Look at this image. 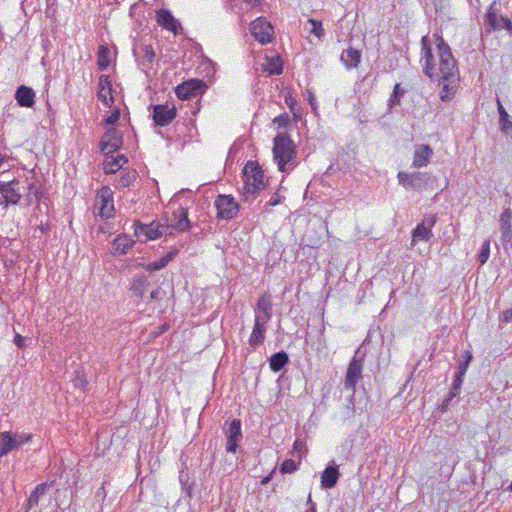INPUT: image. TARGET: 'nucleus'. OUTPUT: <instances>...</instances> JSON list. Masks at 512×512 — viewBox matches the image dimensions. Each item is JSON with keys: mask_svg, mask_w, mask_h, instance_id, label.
Instances as JSON below:
<instances>
[{"mask_svg": "<svg viewBox=\"0 0 512 512\" xmlns=\"http://www.w3.org/2000/svg\"><path fill=\"white\" fill-rule=\"evenodd\" d=\"M307 503L308 504H312V499H311V495L308 496V500H307Z\"/></svg>", "mask_w": 512, "mask_h": 512, "instance_id": "nucleus-61", "label": "nucleus"}, {"mask_svg": "<svg viewBox=\"0 0 512 512\" xmlns=\"http://www.w3.org/2000/svg\"><path fill=\"white\" fill-rule=\"evenodd\" d=\"M48 225H44L43 223H41L39 226H38V229L42 232V233H46L48 231Z\"/></svg>", "mask_w": 512, "mask_h": 512, "instance_id": "nucleus-56", "label": "nucleus"}, {"mask_svg": "<svg viewBox=\"0 0 512 512\" xmlns=\"http://www.w3.org/2000/svg\"><path fill=\"white\" fill-rule=\"evenodd\" d=\"M133 54L139 61L143 70H148L152 67L155 59V52L151 45L142 44L133 49Z\"/></svg>", "mask_w": 512, "mask_h": 512, "instance_id": "nucleus-15", "label": "nucleus"}, {"mask_svg": "<svg viewBox=\"0 0 512 512\" xmlns=\"http://www.w3.org/2000/svg\"><path fill=\"white\" fill-rule=\"evenodd\" d=\"M133 226L135 236L142 242L157 239L169 229V226H162L157 222L142 224L137 221Z\"/></svg>", "mask_w": 512, "mask_h": 512, "instance_id": "nucleus-5", "label": "nucleus"}, {"mask_svg": "<svg viewBox=\"0 0 512 512\" xmlns=\"http://www.w3.org/2000/svg\"><path fill=\"white\" fill-rule=\"evenodd\" d=\"M127 161L124 155H117L116 157L111 156L110 159L104 162V171L106 174H113L122 168Z\"/></svg>", "mask_w": 512, "mask_h": 512, "instance_id": "nucleus-31", "label": "nucleus"}, {"mask_svg": "<svg viewBox=\"0 0 512 512\" xmlns=\"http://www.w3.org/2000/svg\"><path fill=\"white\" fill-rule=\"evenodd\" d=\"M0 194L2 197L0 204L7 208L9 205L19 204L22 197L25 204L31 206L40 201L43 191L31 172V176L14 178L11 181L0 183Z\"/></svg>", "mask_w": 512, "mask_h": 512, "instance_id": "nucleus-2", "label": "nucleus"}, {"mask_svg": "<svg viewBox=\"0 0 512 512\" xmlns=\"http://www.w3.org/2000/svg\"><path fill=\"white\" fill-rule=\"evenodd\" d=\"M134 241L127 235L117 236L112 243L114 254H125L133 246Z\"/></svg>", "mask_w": 512, "mask_h": 512, "instance_id": "nucleus-28", "label": "nucleus"}, {"mask_svg": "<svg viewBox=\"0 0 512 512\" xmlns=\"http://www.w3.org/2000/svg\"><path fill=\"white\" fill-rule=\"evenodd\" d=\"M242 177L244 182L241 190L242 200L252 202L266 187L264 172L256 161H248L242 170Z\"/></svg>", "mask_w": 512, "mask_h": 512, "instance_id": "nucleus-3", "label": "nucleus"}, {"mask_svg": "<svg viewBox=\"0 0 512 512\" xmlns=\"http://www.w3.org/2000/svg\"><path fill=\"white\" fill-rule=\"evenodd\" d=\"M17 449L15 440H13V433L5 431L0 433V457L9 454L11 451Z\"/></svg>", "mask_w": 512, "mask_h": 512, "instance_id": "nucleus-29", "label": "nucleus"}, {"mask_svg": "<svg viewBox=\"0 0 512 512\" xmlns=\"http://www.w3.org/2000/svg\"><path fill=\"white\" fill-rule=\"evenodd\" d=\"M447 406H448V399H443L442 404H441L442 410L444 411Z\"/></svg>", "mask_w": 512, "mask_h": 512, "instance_id": "nucleus-58", "label": "nucleus"}, {"mask_svg": "<svg viewBox=\"0 0 512 512\" xmlns=\"http://www.w3.org/2000/svg\"><path fill=\"white\" fill-rule=\"evenodd\" d=\"M503 29H506L508 31L512 30V22L508 18L505 19V22L503 24Z\"/></svg>", "mask_w": 512, "mask_h": 512, "instance_id": "nucleus-55", "label": "nucleus"}, {"mask_svg": "<svg viewBox=\"0 0 512 512\" xmlns=\"http://www.w3.org/2000/svg\"><path fill=\"white\" fill-rule=\"evenodd\" d=\"M157 23L164 29L173 32L175 35L180 28V23L173 17L170 11L165 9L157 11Z\"/></svg>", "mask_w": 512, "mask_h": 512, "instance_id": "nucleus-23", "label": "nucleus"}, {"mask_svg": "<svg viewBox=\"0 0 512 512\" xmlns=\"http://www.w3.org/2000/svg\"><path fill=\"white\" fill-rule=\"evenodd\" d=\"M499 229L501 232V242L504 246L512 245V210L505 208L499 218Z\"/></svg>", "mask_w": 512, "mask_h": 512, "instance_id": "nucleus-14", "label": "nucleus"}, {"mask_svg": "<svg viewBox=\"0 0 512 512\" xmlns=\"http://www.w3.org/2000/svg\"><path fill=\"white\" fill-rule=\"evenodd\" d=\"M14 343L18 348H22L25 343V338L22 337L20 334H16L14 337Z\"/></svg>", "mask_w": 512, "mask_h": 512, "instance_id": "nucleus-52", "label": "nucleus"}, {"mask_svg": "<svg viewBox=\"0 0 512 512\" xmlns=\"http://www.w3.org/2000/svg\"><path fill=\"white\" fill-rule=\"evenodd\" d=\"M497 109L501 131L506 135L512 134V121H510L509 115L499 99H497Z\"/></svg>", "mask_w": 512, "mask_h": 512, "instance_id": "nucleus-30", "label": "nucleus"}, {"mask_svg": "<svg viewBox=\"0 0 512 512\" xmlns=\"http://www.w3.org/2000/svg\"><path fill=\"white\" fill-rule=\"evenodd\" d=\"M31 434L26 433H14L13 434V440H15L16 448L18 449L23 444L29 442L31 440Z\"/></svg>", "mask_w": 512, "mask_h": 512, "instance_id": "nucleus-45", "label": "nucleus"}, {"mask_svg": "<svg viewBox=\"0 0 512 512\" xmlns=\"http://www.w3.org/2000/svg\"><path fill=\"white\" fill-rule=\"evenodd\" d=\"M297 448H299V441H295V443H294V449H297Z\"/></svg>", "mask_w": 512, "mask_h": 512, "instance_id": "nucleus-60", "label": "nucleus"}, {"mask_svg": "<svg viewBox=\"0 0 512 512\" xmlns=\"http://www.w3.org/2000/svg\"><path fill=\"white\" fill-rule=\"evenodd\" d=\"M274 471H275V470H273L270 474H268L267 476H265V477H263V478H262V480H261V484H262V485H266V484H268V483L271 481V479H272V477H273V473H274Z\"/></svg>", "mask_w": 512, "mask_h": 512, "instance_id": "nucleus-53", "label": "nucleus"}, {"mask_svg": "<svg viewBox=\"0 0 512 512\" xmlns=\"http://www.w3.org/2000/svg\"><path fill=\"white\" fill-rule=\"evenodd\" d=\"M99 90H98V98L102 103L111 107L114 103V98L112 95V82L108 75H101L99 77Z\"/></svg>", "mask_w": 512, "mask_h": 512, "instance_id": "nucleus-17", "label": "nucleus"}, {"mask_svg": "<svg viewBox=\"0 0 512 512\" xmlns=\"http://www.w3.org/2000/svg\"><path fill=\"white\" fill-rule=\"evenodd\" d=\"M149 286V281L147 276H138L135 277L131 284V290L135 296L142 298L146 293Z\"/></svg>", "mask_w": 512, "mask_h": 512, "instance_id": "nucleus-32", "label": "nucleus"}, {"mask_svg": "<svg viewBox=\"0 0 512 512\" xmlns=\"http://www.w3.org/2000/svg\"><path fill=\"white\" fill-rule=\"evenodd\" d=\"M15 99L19 106L31 108L35 104V92L32 88L21 85L15 92Z\"/></svg>", "mask_w": 512, "mask_h": 512, "instance_id": "nucleus-22", "label": "nucleus"}, {"mask_svg": "<svg viewBox=\"0 0 512 512\" xmlns=\"http://www.w3.org/2000/svg\"><path fill=\"white\" fill-rule=\"evenodd\" d=\"M214 205L217 209V217L220 219L231 220L239 211V205L231 195H219Z\"/></svg>", "mask_w": 512, "mask_h": 512, "instance_id": "nucleus-6", "label": "nucleus"}, {"mask_svg": "<svg viewBox=\"0 0 512 512\" xmlns=\"http://www.w3.org/2000/svg\"><path fill=\"white\" fill-rule=\"evenodd\" d=\"M109 50L105 46H100L98 50V67L100 70H105L109 66Z\"/></svg>", "mask_w": 512, "mask_h": 512, "instance_id": "nucleus-39", "label": "nucleus"}, {"mask_svg": "<svg viewBox=\"0 0 512 512\" xmlns=\"http://www.w3.org/2000/svg\"><path fill=\"white\" fill-rule=\"evenodd\" d=\"M240 441L241 440L238 439L227 438L226 451L235 453Z\"/></svg>", "mask_w": 512, "mask_h": 512, "instance_id": "nucleus-47", "label": "nucleus"}, {"mask_svg": "<svg viewBox=\"0 0 512 512\" xmlns=\"http://www.w3.org/2000/svg\"><path fill=\"white\" fill-rule=\"evenodd\" d=\"M88 384V382L84 379L83 376H77L75 379H74V386L75 387H78V388H81V389H84L86 387V385Z\"/></svg>", "mask_w": 512, "mask_h": 512, "instance_id": "nucleus-50", "label": "nucleus"}, {"mask_svg": "<svg viewBox=\"0 0 512 512\" xmlns=\"http://www.w3.org/2000/svg\"><path fill=\"white\" fill-rule=\"evenodd\" d=\"M170 226L180 232L189 230L190 221L188 219V210L183 207H179L175 210L172 213Z\"/></svg>", "mask_w": 512, "mask_h": 512, "instance_id": "nucleus-21", "label": "nucleus"}, {"mask_svg": "<svg viewBox=\"0 0 512 512\" xmlns=\"http://www.w3.org/2000/svg\"><path fill=\"white\" fill-rule=\"evenodd\" d=\"M202 87V81L200 80H189L175 88V93L179 99H190L191 97H195L197 92Z\"/></svg>", "mask_w": 512, "mask_h": 512, "instance_id": "nucleus-19", "label": "nucleus"}, {"mask_svg": "<svg viewBox=\"0 0 512 512\" xmlns=\"http://www.w3.org/2000/svg\"><path fill=\"white\" fill-rule=\"evenodd\" d=\"M340 477L338 466L332 461L321 474V487L331 489L335 487Z\"/></svg>", "mask_w": 512, "mask_h": 512, "instance_id": "nucleus-20", "label": "nucleus"}, {"mask_svg": "<svg viewBox=\"0 0 512 512\" xmlns=\"http://www.w3.org/2000/svg\"><path fill=\"white\" fill-rule=\"evenodd\" d=\"M435 223L434 217H427L419 223L412 232L411 245H415L419 241H427L431 235V228Z\"/></svg>", "mask_w": 512, "mask_h": 512, "instance_id": "nucleus-16", "label": "nucleus"}, {"mask_svg": "<svg viewBox=\"0 0 512 512\" xmlns=\"http://www.w3.org/2000/svg\"><path fill=\"white\" fill-rule=\"evenodd\" d=\"M432 156V149L429 145H420L414 152L413 167L421 168L426 166Z\"/></svg>", "mask_w": 512, "mask_h": 512, "instance_id": "nucleus-27", "label": "nucleus"}, {"mask_svg": "<svg viewBox=\"0 0 512 512\" xmlns=\"http://www.w3.org/2000/svg\"><path fill=\"white\" fill-rule=\"evenodd\" d=\"M251 33L261 44H266L273 39V27L265 18L259 17L251 23Z\"/></svg>", "mask_w": 512, "mask_h": 512, "instance_id": "nucleus-9", "label": "nucleus"}, {"mask_svg": "<svg viewBox=\"0 0 512 512\" xmlns=\"http://www.w3.org/2000/svg\"><path fill=\"white\" fill-rule=\"evenodd\" d=\"M361 358L353 357L347 368L344 388L354 392L355 386L362 377L363 363Z\"/></svg>", "mask_w": 512, "mask_h": 512, "instance_id": "nucleus-12", "label": "nucleus"}, {"mask_svg": "<svg viewBox=\"0 0 512 512\" xmlns=\"http://www.w3.org/2000/svg\"><path fill=\"white\" fill-rule=\"evenodd\" d=\"M286 104L289 106L291 113L293 116L297 119L301 118L302 116V109L300 106L297 105V102L294 98L289 97L285 99Z\"/></svg>", "mask_w": 512, "mask_h": 512, "instance_id": "nucleus-43", "label": "nucleus"}, {"mask_svg": "<svg viewBox=\"0 0 512 512\" xmlns=\"http://www.w3.org/2000/svg\"><path fill=\"white\" fill-rule=\"evenodd\" d=\"M264 71L268 72L270 75H280L282 73V61L279 56H275L272 58H266V62L263 63Z\"/></svg>", "mask_w": 512, "mask_h": 512, "instance_id": "nucleus-34", "label": "nucleus"}, {"mask_svg": "<svg viewBox=\"0 0 512 512\" xmlns=\"http://www.w3.org/2000/svg\"><path fill=\"white\" fill-rule=\"evenodd\" d=\"M512 320V308L504 311L500 316V321L504 323H509Z\"/></svg>", "mask_w": 512, "mask_h": 512, "instance_id": "nucleus-51", "label": "nucleus"}, {"mask_svg": "<svg viewBox=\"0 0 512 512\" xmlns=\"http://www.w3.org/2000/svg\"><path fill=\"white\" fill-rule=\"evenodd\" d=\"M274 122L277 123L279 127H286L289 124V116L287 114H282L276 117Z\"/></svg>", "mask_w": 512, "mask_h": 512, "instance_id": "nucleus-48", "label": "nucleus"}, {"mask_svg": "<svg viewBox=\"0 0 512 512\" xmlns=\"http://www.w3.org/2000/svg\"><path fill=\"white\" fill-rule=\"evenodd\" d=\"M119 118H120V110L114 109L111 112V115L105 119L104 124L105 125H113L114 123H116L119 120Z\"/></svg>", "mask_w": 512, "mask_h": 512, "instance_id": "nucleus-46", "label": "nucleus"}, {"mask_svg": "<svg viewBox=\"0 0 512 512\" xmlns=\"http://www.w3.org/2000/svg\"><path fill=\"white\" fill-rule=\"evenodd\" d=\"M309 103L311 104L312 107L315 104V98H314V96L312 94L309 96Z\"/></svg>", "mask_w": 512, "mask_h": 512, "instance_id": "nucleus-59", "label": "nucleus"}, {"mask_svg": "<svg viewBox=\"0 0 512 512\" xmlns=\"http://www.w3.org/2000/svg\"><path fill=\"white\" fill-rule=\"evenodd\" d=\"M340 60L348 70L357 68L361 61V51L350 47L342 51Z\"/></svg>", "mask_w": 512, "mask_h": 512, "instance_id": "nucleus-26", "label": "nucleus"}, {"mask_svg": "<svg viewBox=\"0 0 512 512\" xmlns=\"http://www.w3.org/2000/svg\"><path fill=\"white\" fill-rule=\"evenodd\" d=\"M123 144V137L119 130L115 128L108 129L102 136L100 141V150L103 154L108 156L113 154L121 148Z\"/></svg>", "mask_w": 512, "mask_h": 512, "instance_id": "nucleus-8", "label": "nucleus"}, {"mask_svg": "<svg viewBox=\"0 0 512 512\" xmlns=\"http://www.w3.org/2000/svg\"><path fill=\"white\" fill-rule=\"evenodd\" d=\"M489 254H490V240L489 239H486L482 246H481V251H480V254L478 255V261L480 262L481 265H484L487 260L489 259Z\"/></svg>", "mask_w": 512, "mask_h": 512, "instance_id": "nucleus-42", "label": "nucleus"}, {"mask_svg": "<svg viewBox=\"0 0 512 512\" xmlns=\"http://www.w3.org/2000/svg\"><path fill=\"white\" fill-rule=\"evenodd\" d=\"M178 253L179 250L177 248H173L158 260L147 264H141V267L148 272L159 271L165 268L178 255Z\"/></svg>", "mask_w": 512, "mask_h": 512, "instance_id": "nucleus-24", "label": "nucleus"}, {"mask_svg": "<svg viewBox=\"0 0 512 512\" xmlns=\"http://www.w3.org/2000/svg\"><path fill=\"white\" fill-rule=\"evenodd\" d=\"M255 315H261L263 321H270L272 318V301L269 295L259 297L255 306Z\"/></svg>", "mask_w": 512, "mask_h": 512, "instance_id": "nucleus-25", "label": "nucleus"}, {"mask_svg": "<svg viewBox=\"0 0 512 512\" xmlns=\"http://www.w3.org/2000/svg\"><path fill=\"white\" fill-rule=\"evenodd\" d=\"M267 322L262 320L261 315H255L254 327L249 338V345L254 349L264 342Z\"/></svg>", "mask_w": 512, "mask_h": 512, "instance_id": "nucleus-18", "label": "nucleus"}, {"mask_svg": "<svg viewBox=\"0 0 512 512\" xmlns=\"http://www.w3.org/2000/svg\"><path fill=\"white\" fill-rule=\"evenodd\" d=\"M177 115V109L174 105L169 106L168 104H158L153 106L152 118L157 126L169 125Z\"/></svg>", "mask_w": 512, "mask_h": 512, "instance_id": "nucleus-11", "label": "nucleus"}, {"mask_svg": "<svg viewBox=\"0 0 512 512\" xmlns=\"http://www.w3.org/2000/svg\"><path fill=\"white\" fill-rule=\"evenodd\" d=\"M49 485L47 483H41L36 486L33 492L30 494L27 500V508L31 509L38 505L39 499L43 496L48 489Z\"/></svg>", "mask_w": 512, "mask_h": 512, "instance_id": "nucleus-35", "label": "nucleus"}, {"mask_svg": "<svg viewBox=\"0 0 512 512\" xmlns=\"http://www.w3.org/2000/svg\"><path fill=\"white\" fill-rule=\"evenodd\" d=\"M288 362V355L284 351H280L271 356L269 366L273 372H279Z\"/></svg>", "mask_w": 512, "mask_h": 512, "instance_id": "nucleus-33", "label": "nucleus"}, {"mask_svg": "<svg viewBox=\"0 0 512 512\" xmlns=\"http://www.w3.org/2000/svg\"><path fill=\"white\" fill-rule=\"evenodd\" d=\"M397 178L404 188L413 190L424 189L430 180V176L422 172L407 173L400 171Z\"/></svg>", "mask_w": 512, "mask_h": 512, "instance_id": "nucleus-7", "label": "nucleus"}, {"mask_svg": "<svg viewBox=\"0 0 512 512\" xmlns=\"http://www.w3.org/2000/svg\"><path fill=\"white\" fill-rule=\"evenodd\" d=\"M297 469L298 465L292 459L285 460L280 466V471L283 474L295 472Z\"/></svg>", "mask_w": 512, "mask_h": 512, "instance_id": "nucleus-44", "label": "nucleus"}, {"mask_svg": "<svg viewBox=\"0 0 512 512\" xmlns=\"http://www.w3.org/2000/svg\"><path fill=\"white\" fill-rule=\"evenodd\" d=\"M138 173L136 170H129L120 175L118 179V187L127 188L132 185L137 179Z\"/></svg>", "mask_w": 512, "mask_h": 512, "instance_id": "nucleus-37", "label": "nucleus"}, {"mask_svg": "<svg viewBox=\"0 0 512 512\" xmlns=\"http://www.w3.org/2000/svg\"><path fill=\"white\" fill-rule=\"evenodd\" d=\"M7 157L6 155H3L0 153V169L2 168L4 162L6 161Z\"/></svg>", "mask_w": 512, "mask_h": 512, "instance_id": "nucleus-57", "label": "nucleus"}, {"mask_svg": "<svg viewBox=\"0 0 512 512\" xmlns=\"http://www.w3.org/2000/svg\"><path fill=\"white\" fill-rule=\"evenodd\" d=\"M308 23L311 25L310 33L315 35L318 39H322L325 34L322 22L311 18L308 20Z\"/></svg>", "mask_w": 512, "mask_h": 512, "instance_id": "nucleus-41", "label": "nucleus"}, {"mask_svg": "<svg viewBox=\"0 0 512 512\" xmlns=\"http://www.w3.org/2000/svg\"><path fill=\"white\" fill-rule=\"evenodd\" d=\"M473 356L470 351H465L458 360L457 371L455 373L453 381V392H450V400L456 396L461 388L463 377L466 374L467 368L472 360Z\"/></svg>", "mask_w": 512, "mask_h": 512, "instance_id": "nucleus-13", "label": "nucleus"}, {"mask_svg": "<svg viewBox=\"0 0 512 512\" xmlns=\"http://www.w3.org/2000/svg\"><path fill=\"white\" fill-rule=\"evenodd\" d=\"M227 438L242 439L241 422L239 419H233L226 430Z\"/></svg>", "mask_w": 512, "mask_h": 512, "instance_id": "nucleus-38", "label": "nucleus"}, {"mask_svg": "<svg viewBox=\"0 0 512 512\" xmlns=\"http://www.w3.org/2000/svg\"><path fill=\"white\" fill-rule=\"evenodd\" d=\"M297 156L296 146L289 135L280 133L273 140V158L281 172L290 169Z\"/></svg>", "mask_w": 512, "mask_h": 512, "instance_id": "nucleus-4", "label": "nucleus"}, {"mask_svg": "<svg viewBox=\"0 0 512 512\" xmlns=\"http://www.w3.org/2000/svg\"><path fill=\"white\" fill-rule=\"evenodd\" d=\"M505 17L498 16L494 11L489 10L486 15V25L490 26V29L487 31L489 32L492 30H501L503 29V24L505 22Z\"/></svg>", "mask_w": 512, "mask_h": 512, "instance_id": "nucleus-36", "label": "nucleus"}, {"mask_svg": "<svg viewBox=\"0 0 512 512\" xmlns=\"http://www.w3.org/2000/svg\"><path fill=\"white\" fill-rule=\"evenodd\" d=\"M159 294H160V288H157V289H155L154 291H152V292L150 293V299H151V300H156V299H158Z\"/></svg>", "mask_w": 512, "mask_h": 512, "instance_id": "nucleus-54", "label": "nucleus"}, {"mask_svg": "<svg viewBox=\"0 0 512 512\" xmlns=\"http://www.w3.org/2000/svg\"><path fill=\"white\" fill-rule=\"evenodd\" d=\"M405 90L401 87L399 83L395 84L393 88V92L388 100V105L392 108L394 105L400 104V98L404 95Z\"/></svg>", "mask_w": 512, "mask_h": 512, "instance_id": "nucleus-40", "label": "nucleus"}, {"mask_svg": "<svg viewBox=\"0 0 512 512\" xmlns=\"http://www.w3.org/2000/svg\"><path fill=\"white\" fill-rule=\"evenodd\" d=\"M95 207L99 209L102 218H109L114 212L112 191L108 187H102L96 196Z\"/></svg>", "mask_w": 512, "mask_h": 512, "instance_id": "nucleus-10", "label": "nucleus"}, {"mask_svg": "<svg viewBox=\"0 0 512 512\" xmlns=\"http://www.w3.org/2000/svg\"><path fill=\"white\" fill-rule=\"evenodd\" d=\"M282 199L283 197L278 192H275L267 202V205L276 206L282 202Z\"/></svg>", "mask_w": 512, "mask_h": 512, "instance_id": "nucleus-49", "label": "nucleus"}, {"mask_svg": "<svg viewBox=\"0 0 512 512\" xmlns=\"http://www.w3.org/2000/svg\"><path fill=\"white\" fill-rule=\"evenodd\" d=\"M307 512H316L314 506L311 508V511H307Z\"/></svg>", "mask_w": 512, "mask_h": 512, "instance_id": "nucleus-62", "label": "nucleus"}, {"mask_svg": "<svg viewBox=\"0 0 512 512\" xmlns=\"http://www.w3.org/2000/svg\"><path fill=\"white\" fill-rule=\"evenodd\" d=\"M437 40L438 48V63L431 52V48L427 45L426 38L422 39V58L424 61L423 69L425 74L430 78L431 81L437 82L438 85L442 86L440 92V98L445 101L448 99V45L445 43L442 37L434 35Z\"/></svg>", "mask_w": 512, "mask_h": 512, "instance_id": "nucleus-1", "label": "nucleus"}]
</instances>
